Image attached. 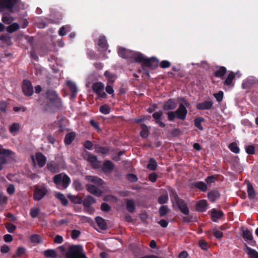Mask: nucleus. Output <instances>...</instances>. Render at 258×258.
Returning a JSON list of instances; mask_svg holds the SVG:
<instances>
[{
  "label": "nucleus",
  "mask_w": 258,
  "mask_h": 258,
  "mask_svg": "<svg viewBox=\"0 0 258 258\" xmlns=\"http://www.w3.org/2000/svg\"><path fill=\"white\" fill-rule=\"evenodd\" d=\"M170 199L173 204H175L180 211L184 215L187 216L184 217L182 220L184 222L190 223L196 221V218L189 215V210L185 201L180 199L175 189L170 190Z\"/></svg>",
  "instance_id": "obj_1"
},
{
  "label": "nucleus",
  "mask_w": 258,
  "mask_h": 258,
  "mask_svg": "<svg viewBox=\"0 0 258 258\" xmlns=\"http://www.w3.org/2000/svg\"><path fill=\"white\" fill-rule=\"evenodd\" d=\"M46 94L47 101L44 104V109L46 111H52L60 109L62 102L57 93L53 90H49Z\"/></svg>",
  "instance_id": "obj_2"
},
{
  "label": "nucleus",
  "mask_w": 258,
  "mask_h": 258,
  "mask_svg": "<svg viewBox=\"0 0 258 258\" xmlns=\"http://www.w3.org/2000/svg\"><path fill=\"white\" fill-rule=\"evenodd\" d=\"M135 62L142 64V68H149L152 70L156 69L159 63V60L154 57L146 58L142 53L139 52L135 57Z\"/></svg>",
  "instance_id": "obj_3"
},
{
  "label": "nucleus",
  "mask_w": 258,
  "mask_h": 258,
  "mask_svg": "<svg viewBox=\"0 0 258 258\" xmlns=\"http://www.w3.org/2000/svg\"><path fill=\"white\" fill-rule=\"evenodd\" d=\"M166 114L169 121H173L175 118L183 121L186 119L187 110L185 106L183 104H180L175 111H168Z\"/></svg>",
  "instance_id": "obj_4"
},
{
  "label": "nucleus",
  "mask_w": 258,
  "mask_h": 258,
  "mask_svg": "<svg viewBox=\"0 0 258 258\" xmlns=\"http://www.w3.org/2000/svg\"><path fill=\"white\" fill-rule=\"evenodd\" d=\"M84 254L85 252L81 245H70L66 252V258H79Z\"/></svg>",
  "instance_id": "obj_5"
},
{
  "label": "nucleus",
  "mask_w": 258,
  "mask_h": 258,
  "mask_svg": "<svg viewBox=\"0 0 258 258\" xmlns=\"http://www.w3.org/2000/svg\"><path fill=\"white\" fill-rule=\"evenodd\" d=\"M53 181L57 186H61V189H66L71 183V179L68 175L60 173L53 177Z\"/></svg>",
  "instance_id": "obj_6"
},
{
  "label": "nucleus",
  "mask_w": 258,
  "mask_h": 258,
  "mask_svg": "<svg viewBox=\"0 0 258 258\" xmlns=\"http://www.w3.org/2000/svg\"><path fill=\"white\" fill-rule=\"evenodd\" d=\"M17 0H0V12L7 10L9 14L13 13V8Z\"/></svg>",
  "instance_id": "obj_7"
},
{
  "label": "nucleus",
  "mask_w": 258,
  "mask_h": 258,
  "mask_svg": "<svg viewBox=\"0 0 258 258\" xmlns=\"http://www.w3.org/2000/svg\"><path fill=\"white\" fill-rule=\"evenodd\" d=\"M104 85L101 82L94 83L92 85V90L101 99L107 98V95L104 91Z\"/></svg>",
  "instance_id": "obj_8"
},
{
  "label": "nucleus",
  "mask_w": 258,
  "mask_h": 258,
  "mask_svg": "<svg viewBox=\"0 0 258 258\" xmlns=\"http://www.w3.org/2000/svg\"><path fill=\"white\" fill-rule=\"evenodd\" d=\"M137 53L134 51L127 49L124 47H119L118 50V55L124 59L134 58V61L135 62V57L137 56Z\"/></svg>",
  "instance_id": "obj_9"
},
{
  "label": "nucleus",
  "mask_w": 258,
  "mask_h": 258,
  "mask_svg": "<svg viewBox=\"0 0 258 258\" xmlns=\"http://www.w3.org/2000/svg\"><path fill=\"white\" fill-rule=\"evenodd\" d=\"M241 236L242 238L249 244V245L254 246L256 245V241L253 240L252 232L248 229H241Z\"/></svg>",
  "instance_id": "obj_10"
},
{
  "label": "nucleus",
  "mask_w": 258,
  "mask_h": 258,
  "mask_svg": "<svg viewBox=\"0 0 258 258\" xmlns=\"http://www.w3.org/2000/svg\"><path fill=\"white\" fill-rule=\"evenodd\" d=\"M86 160L90 164L94 169H98L100 167V161L97 159V157L88 152Z\"/></svg>",
  "instance_id": "obj_11"
},
{
  "label": "nucleus",
  "mask_w": 258,
  "mask_h": 258,
  "mask_svg": "<svg viewBox=\"0 0 258 258\" xmlns=\"http://www.w3.org/2000/svg\"><path fill=\"white\" fill-rule=\"evenodd\" d=\"M22 90L24 94L28 96H31L33 93V88L30 81L24 80L22 84Z\"/></svg>",
  "instance_id": "obj_12"
},
{
  "label": "nucleus",
  "mask_w": 258,
  "mask_h": 258,
  "mask_svg": "<svg viewBox=\"0 0 258 258\" xmlns=\"http://www.w3.org/2000/svg\"><path fill=\"white\" fill-rule=\"evenodd\" d=\"M47 192V190L45 187H37L34 191L33 199L35 201H39L46 195Z\"/></svg>",
  "instance_id": "obj_13"
},
{
  "label": "nucleus",
  "mask_w": 258,
  "mask_h": 258,
  "mask_svg": "<svg viewBox=\"0 0 258 258\" xmlns=\"http://www.w3.org/2000/svg\"><path fill=\"white\" fill-rule=\"evenodd\" d=\"M177 103L174 98L169 99L164 102L163 105V110L164 111L173 110L177 107Z\"/></svg>",
  "instance_id": "obj_14"
},
{
  "label": "nucleus",
  "mask_w": 258,
  "mask_h": 258,
  "mask_svg": "<svg viewBox=\"0 0 258 258\" xmlns=\"http://www.w3.org/2000/svg\"><path fill=\"white\" fill-rule=\"evenodd\" d=\"M213 105V102L211 100H205L202 102L199 103L196 106L198 110H210Z\"/></svg>",
  "instance_id": "obj_15"
},
{
  "label": "nucleus",
  "mask_w": 258,
  "mask_h": 258,
  "mask_svg": "<svg viewBox=\"0 0 258 258\" xmlns=\"http://www.w3.org/2000/svg\"><path fill=\"white\" fill-rule=\"evenodd\" d=\"M210 213L211 219L214 222H217L218 220L221 219L224 216V213L222 211L217 210L216 209H213Z\"/></svg>",
  "instance_id": "obj_16"
},
{
  "label": "nucleus",
  "mask_w": 258,
  "mask_h": 258,
  "mask_svg": "<svg viewBox=\"0 0 258 258\" xmlns=\"http://www.w3.org/2000/svg\"><path fill=\"white\" fill-rule=\"evenodd\" d=\"M67 85L71 92L70 98L71 99H74L76 98L78 92V88L76 85L72 81H68L67 82Z\"/></svg>",
  "instance_id": "obj_17"
},
{
  "label": "nucleus",
  "mask_w": 258,
  "mask_h": 258,
  "mask_svg": "<svg viewBox=\"0 0 258 258\" xmlns=\"http://www.w3.org/2000/svg\"><path fill=\"white\" fill-rule=\"evenodd\" d=\"M163 114L162 111H157L153 113L152 117L155 120V123L158 124L160 127L163 128L165 127L166 124L161 121Z\"/></svg>",
  "instance_id": "obj_18"
},
{
  "label": "nucleus",
  "mask_w": 258,
  "mask_h": 258,
  "mask_svg": "<svg viewBox=\"0 0 258 258\" xmlns=\"http://www.w3.org/2000/svg\"><path fill=\"white\" fill-rule=\"evenodd\" d=\"M85 179L89 182L96 184L97 186H101L104 184V181L96 176L87 175L85 176Z\"/></svg>",
  "instance_id": "obj_19"
},
{
  "label": "nucleus",
  "mask_w": 258,
  "mask_h": 258,
  "mask_svg": "<svg viewBox=\"0 0 258 258\" xmlns=\"http://www.w3.org/2000/svg\"><path fill=\"white\" fill-rule=\"evenodd\" d=\"M94 149H95V152L96 153L101 154L102 155L108 154L110 150L109 147H102L100 146L99 144H94Z\"/></svg>",
  "instance_id": "obj_20"
},
{
  "label": "nucleus",
  "mask_w": 258,
  "mask_h": 258,
  "mask_svg": "<svg viewBox=\"0 0 258 258\" xmlns=\"http://www.w3.org/2000/svg\"><path fill=\"white\" fill-rule=\"evenodd\" d=\"M86 187L88 192L94 196L100 197L102 194L101 191L94 185L88 183Z\"/></svg>",
  "instance_id": "obj_21"
},
{
  "label": "nucleus",
  "mask_w": 258,
  "mask_h": 258,
  "mask_svg": "<svg viewBox=\"0 0 258 258\" xmlns=\"http://www.w3.org/2000/svg\"><path fill=\"white\" fill-rule=\"evenodd\" d=\"M114 168V164L111 161L107 160L103 162L102 170L104 173H108L112 171Z\"/></svg>",
  "instance_id": "obj_22"
},
{
  "label": "nucleus",
  "mask_w": 258,
  "mask_h": 258,
  "mask_svg": "<svg viewBox=\"0 0 258 258\" xmlns=\"http://www.w3.org/2000/svg\"><path fill=\"white\" fill-rule=\"evenodd\" d=\"M207 197L211 203H214L220 198V194L218 190L213 189L208 193Z\"/></svg>",
  "instance_id": "obj_23"
},
{
  "label": "nucleus",
  "mask_w": 258,
  "mask_h": 258,
  "mask_svg": "<svg viewBox=\"0 0 258 258\" xmlns=\"http://www.w3.org/2000/svg\"><path fill=\"white\" fill-rule=\"evenodd\" d=\"M208 203L206 200H201L199 201L196 205V208L197 211L204 212L206 211Z\"/></svg>",
  "instance_id": "obj_24"
},
{
  "label": "nucleus",
  "mask_w": 258,
  "mask_h": 258,
  "mask_svg": "<svg viewBox=\"0 0 258 258\" xmlns=\"http://www.w3.org/2000/svg\"><path fill=\"white\" fill-rule=\"evenodd\" d=\"M191 186L200 189L203 192H205L207 190V185L203 181H195L191 183Z\"/></svg>",
  "instance_id": "obj_25"
},
{
  "label": "nucleus",
  "mask_w": 258,
  "mask_h": 258,
  "mask_svg": "<svg viewBox=\"0 0 258 258\" xmlns=\"http://www.w3.org/2000/svg\"><path fill=\"white\" fill-rule=\"evenodd\" d=\"M216 68L217 69L214 72V76L216 78H222L227 72V69L223 66H216Z\"/></svg>",
  "instance_id": "obj_26"
},
{
  "label": "nucleus",
  "mask_w": 258,
  "mask_h": 258,
  "mask_svg": "<svg viewBox=\"0 0 258 258\" xmlns=\"http://www.w3.org/2000/svg\"><path fill=\"white\" fill-rule=\"evenodd\" d=\"M235 78V74L233 72L230 71L226 77V79L223 82V84L224 86H234V83H233L234 79Z\"/></svg>",
  "instance_id": "obj_27"
},
{
  "label": "nucleus",
  "mask_w": 258,
  "mask_h": 258,
  "mask_svg": "<svg viewBox=\"0 0 258 258\" xmlns=\"http://www.w3.org/2000/svg\"><path fill=\"white\" fill-rule=\"evenodd\" d=\"M36 158L39 167H43L46 164V158L42 153L38 152L36 153Z\"/></svg>",
  "instance_id": "obj_28"
},
{
  "label": "nucleus",
  "mask_w": 258,
  "mask_h": 258,
  "mask_svg": "<svg viewBox=\"0 0 258 258\" xmlns=\"http://www.w3.org/2000/svg\"><path fill=\"white\" fill-rule=\"evenodd\" d=\"M104 76L107 78V84H113L117 78L116 75L108 71H106L104 74Z\"/></svg>",
  "instance_id": "obj_29"
},
{
  "label": "nucleus",
  "mask_w": 258,
  "mask_h": 258,
  "mask_svg": "<svg viewBox=\"0 0 258 258\" xmlns=\"http://www.w3.org/2000/svg\"><path fill=\"white\" fill-rule=\"evenodd\" d=\"M244 250H247L246 252L247 254L249 256V258H258V252L256 251L255 249H252L247 246L246 244H244Z\"/></svg>",
  "instance_id": "obj_30"
},
{
  "label": "nucleus",
  "mask_w": 258,
  "mask_h": 258,
  "mask_svg": "<svg viewBox=\"0 0 258 258\" xmlns=\"http://www.w3.org/2000/svg\"><path fill=\"white\" fill-rule=\"evenodd\" d=\"M126 209L127 211L131 213H133L136 211L135 202L132 199L126 200Z\"/></svg>",
  "instance_id": "obj_31"
},
{
  "label": "nucleus",
  "mask_w": 258,
  "mask_h": 258,
  "mask_svg": "<svg viewBox=\"0 0 258 258\" xmlns=\"http://www.w3.org/2000/svg\"><path fill=\"white\" fill-rule=\"evenodd\" d=\"M46 167L48 170L54 173L58 172L59 170L57 164L54 161L48 162L47 164Z\"/></svg>",
  "instance_id": "obj_32"
},
{
  "label": "nucleus",
  "mask_w": 258,
  "mask_h": 258,
  "mask_svg": "<svg viewBox=\"0 0 258 258\" xmlns=\"http://www.w3.org/2000/svg\"><path fill=\"white\" fill-rule=\"evenodd\" d=\"M98 45L103 49V50L105 51L107 50L108 45L106 38L104 36L102 35L99 37Z\"/></svg>",
  "instance_id": "obj_33"
},
{
  "label": "nucleus",
  "mask_w": 258,
  "mask_h": 258,
  "mask_svg": "<svg viewBox=\"0 0 258 258\" xmlns=\"http://www.w3.org/2000/svg\"><path fill=\"white\" fill-rule=\"evenodd\" d=\"M95 220L97 225L101 230H106L107 228L106 222L102 217H97Z\"/></svg>",
  "instance_id": "obj_34"
},
{
  "label": "nucleus",
  "mask_w": 258,
  "mask_h": 258,
  "mask_svg": "<svg viewBox=\"0 0 258 258\" xmlns=\"http://www.w3.org/2000/svg\"><path fill=\"white\" fill-rule=\"evenodd\" d=\"M44 255L46 258H56L58 256L55 249H48L43 252Z\"/></svg>",
  "instance_id": "obj_35"
},
{
  "label": "nucleus",
  "mask_w": 258,
  "mask_h": 258,
  "mask_svg": "<svg viewBox=\"0 0 258 258\" xmlns=\"http://www.w3.org/2000/svg\"><path fill=\"white\" fill-rule=\"evenodd\" d=\"M76 134L74 132H71L67 134L64 139V143L66 145H69L74 140Z\"/></svg>",
  "instance_id": "obj_36"
},
{
  "label": "nucleus",
  "mask_w": 258,
  "mask_h": 258,
  "mask_svg": "<svg viewBox=\"0 0 258 258\" xmlns=\"http://www.w3.org/2000/svg\"><path fill=\"white\" fill-rule=\"evenodd\" d=\"M55 198L60 201L63 206H66L68 205L69 203L68 201L63 194L60 192H57L55 194Z\"/></svg>",
  "instance_id": "obj_37"
},
{
  "label": "nucleus",
  "mask_w": 258,
  "mask_h": 258,
  "mask_svg": "<svg viewBox=\"0 0 258 258\" xmlns=\"http://www.w3.org/2000/svg\"><path fill=\"white\" fill-rule=\"evenodd\" d=\"M72 185L77 191H81L84 189V187L79 179H76L73 180Z\"/></svg>",
  "instance_id": "obj_38"
},
{
  "label": "nucleus",
  "mask_w": 258,
  "mask_h": 258,
  "mask_svg": "<svg viewBox=\"0 0 258 258\" xmlns=\"http://www.w3.org/2000/svg\"><path fill=\"white\" fill-rule=\"evenodd\" d=\"M157 166V163L156 160L154 158H151L149 161V163L147 165V168L150 170L154 171L156 170Z\"/></svg>",
  "instance_id": "obj_39"
},
{
  "label": "nucleus",
  "mask_w": 258,
  "mask_h": 258,
  "mask_svg": "<svg viewBox=\"0 0 258 258\" xmlns=\"http://www.w3.org/2000/svg\"><path fill=\"white\" fill-rule=\"evenodd\" d=\"M247 192L249 199H253L255 198V192L252 184L250 183L247 184Z\"/></svg>",
  "instance_id": "obj_40"
},
{
  "label": "nucleus",
  "mask_w": 258,
  "mask_h": 258,
  "mask_svg": "<svg viewBox=\"0 0 258 258\" xmlns=\"http://www.w3.org/2000/svg\"><path fill=\"white\" fill-rule=\"evenodd\" d=\"M142 131L140 132V136L143 138H147L149 136V130L148 126L144 123L141 124Z\"/></svg>",
  "instance_id": "obj_41"
},
{
  "label": "nucleus",
  "mask_w": 258,
  "mask_h": 258,
  "mask_svg": "<svg viewBox=\"0 0 258 258\" xmlns=\"http://www.w3.org/2000/svg\"><path fill=\"white\" fill-rule=\"evenodd\" d=\"M204 118L202 117H196L194 119L195 126L199 128L200 131H203L204 128L202 126L201 123L204 122Z\"/></svg>",
  "instance_id": "obj_42"
},
{
  "label": "nucleus",
  "mask_w": 258,
  "mask_h": 258,
  "mask_svg": "<svg viewBox=\"0 0 258 258\" xmlns=\"http://www.w3.org/2000/svg\"><path fill=\"white\" fill-rule=\"evenodd\" d=\"M19 28L20 25L17 23H14L7 27L6 30L8 32L12 33L18 30Z\"/></svg>",
  "instance_id": "obj_43"
},
{
  "label": "nucleus",
  "mask_w": 258,
  "mask_h": 258,
  "mask_svg": "<svg viewBox=\"0 0 258 258\" xmlns=\"http://www.w3.org/2000/svg\"><path fill=\"white\" fill-rule=\"evenodd\" d=\"M229 150L235 154H238L240 152V149L235 142H232L228 145Z\"/></svg>",
  "instance_id": "obj_44"
},
{
  "label": "nucleus",
  "mask_w": 258,
  "mask_h": 258,
  "mask_svg": "<svg viewBox=\"0 0 258 258\" xmlns=\"http://www.w3.org/2000/svg\"><path fill=\"white\" fill-rule=\"evenodd\" d=\"M68 198L71 201L72 203L75 204H80L82 202V199L77 196H73L71 194H68Z\"/></svg>",
  "instance_id": "obj_45"
},
{
  "label": "nucleus",
  "mask_w": 258,
  "mask_h": 258,
  "mask_svg": "<svg viewBox=\"0 0 258 258\" xmlns=\"http://www.w3.org/2000/svg\"><path fill=\"white\" fill-rule=\"evenodd\" d=\"M30 241L32 243L39 244L42 241L41 236L36 234L32 235L30 238Z\"/></svg>",
  "instance_id": "obj_46"
},
{
  "label": "nucleus",
  "mask_w": 258,
  "mask_h": 258,
  "mask_svg": "<svg viewBox=\"0 0 258 258\" xmlns=\"http://www.w3.org/2000/svg\"><path fill=\"white\" fill-rule=\"evenodd\" d=\"M26 252V249L23 246H19L17 248V251L14 257H20L23 256Z\"/></svg>",
  "instance_id": "obj_47"
},
{
  "label": "nucleus",
  "mask_w": 258,
  "mask_h": 258,
  "mask_svg": "<svg viewBox=\"0 0 258 258\" xmlns=\"http://www.w3.org/2000/svg\"><path fill=\"white\" fill-rule=\"evenodd\" d=\"M169 212V209L167 206L163 205L159 208V213L161 217H164Z\"/></svg>",
  "instance_id": "obj_48"
},
{
  "label": "nucleus",
  "mask_w": 258,
  "mask_h": 258,
  "mask_svg": "<svg viewBox=\"0 0 258 258\" xmlns=\"http://www.w3.org/2000/svg\"><path fill=\"white\" fill-rule=\"evenodd\" d=\"M87 54L88 57L91 59H98L99 58V56L96 52L92 50L88 49L87 51Z\"/></svg>",
  "instance_id": "obj_49"
},
{
  "label": "nucleus",
  "mask_w": 258,
  "mask_h": 258,
  "mask_svg": "<svg viewBox=\"0 0 258 258\" xmlns=\"http://www.w3.org/2000/svg\"><path fill=\"white\" fill-rule=\"evenodd\" d=\"M14 154V152L10 150L4 149L0 144V155L9 156Z\"/></svg>",
  "instance_id": "obj_50"
},
{
  "label": "nucleus",
  "mask_w": 258,
  "mask_h": 258,
  "mask_svg": "<svg viewBox=\"0 0 258 258\" xmlns=\"http://www.w3.org/2000/svg\"><path fill=\"white\" fill-rule=\"evenodd\" d=\"M99 111L101 113L104 114H108L110 113V108L108 106V105L105 104V105H102L100 106L99 107Z\"/></svg>",
  "instance_id": "obj_51"
},
{
  "label": "nucleus",
  "mask_w": 258,
  "mask_h": 258,
  "mask_svg": "<svg viewBox=\"0 0 258 258\" xmlns=\"http://www.w3.org/2000/svg\"><path fill=\"white\" fill-rule=\"evenodd\" d=\"M246 153L248 155H254L255 154V147L254 145L245 146Z\"/></svg>",
  "instance_id": "obj_52"
},
{
  "label": "nucleus",
  "mask_w": 258,
  "mask_h": 258,
  "mask_svg": "<svg viewBox=\"0 0 258 258\" xmlns=\"http://www.w3.org/2000/svg\"><path fill=\"white\" fill-rule=\"evenodd\" d=\"M90 124L97 131H98V132L101 131V129L99 126V123L98 122L96 121L94 119H91L90 120Z\"/></svg>",
  "instance_id": "obj_53"
},
{
  "label": "nucleus",
  "mask_w": 258,
  "mask_h": 258,
  "mask_svg": "<svg viewBox=\"0 0 258 258\" xmlns=\"http://www.w3.org/2000/svg\"><path fill=\"white\" fill-rule=\"evenodd\" d=\"M5 227L7 229L8 231L10 233H13L17 228L16 225L9 223H6L5 224Z\"/></svg>",
  "instance_id": "obj_54"
},
{
  "label": "nucleus",
  "mask_w": 258,
  "mask_h": 258,
  "mask_svg": "<svg viewBox=\"0 0 258 258\" xmlns=\"http://www.w3.org/2000/svg\"><path fill=\"white\" fill-rule=\"evenodd\" d=\"M19 124L18 123H14L10 127V132L13 134L19 131Z\"/></svg>",
  "instance_id": "obj_55"
},
{
  "label": "nucleus",
  "mask_w": 258,
  "mask_h": 258,
  "mask_svg": "<svg viewBox=\"0 0 258 258\" xmlns=\"http://www.w3.org/2000/svg\"><path fill=\"white\" fill-rule=\"evenodd\" d=\"M94 145L92 142L89 140H87L84 142L83 144V146L85 148L89 150H92L94 148Z\"/></svg>",
  "instance_id": "obj_56"
},
{
  "label": "nucleus",
  "mask_w": 258,
  "mask_h": 258,
  "mask_svg": "<svg viewBox=\"0 0 258 258\" xmlns=\"http://www.w3.org/2000/svg\"><path fill=\"white\" fill-rule=\"evenodd\" d=\"M40 213V209L38 208L31 209L30 214L32 218H36Z\"/></svg>",
  "instance_id": "obj_57"
},
{
  "label": "nucleus",
  "mask_w": 258,
  "mask_h": 258,
  "mask_svg": "<svg viewBox=\"0 0 258 258\" xmlns=\"http://www.w3.org/2000/svg\"><path fill=\"white\" fill-rule=\"evenodd\" d=\"M168 197L167 195L160 196L158 199V202L159 204L162 205L167 202Z\"/></svg>",
  "instance_id": "obj_58"
},
{
  "label": "nucleus",
  "mask_w": 258,
  "mask_h": 258,
  "mask_svg": "<svg viewBox=\"0 0 258 258\" xmlns=\"http://www.w3.org/2000/svg\"><path fill=\"white\" fill-rule=\"evenodd\" d=\"M224 93L222 91H219L217 93L214 94V96L219 102H221L223 98Z\"/></svg>",
  "instance_id": "obj_59"
},
{
  "label": "nucleus",
  "mask_w": 258,
  "mask_h": 258,
  "mask_svg": "<svg viewBox=\"0 0 258 258\" xmlns=\"http://www.w3.org/2000/svg\"><path fill=\"white\" fill-rule=\"evenodd\" d=\"M212 234L216 238L219 239L223 236V233L221 231L216 229L213 230Z\"/></svg>",
  "instance_id": "obj_60"
},
{
  "label": "nucleus",
  "mask_w": 258,
  "mask_h": 258,
  "mask_svg": "<svg viewBox=\"0 0 258 258\" xmlns=\"http://www.w3.org/2000/svg\"><path fill=\"white\" fill-rule=\"evenodd\" d=\"M100 209L102 211L108 212L111 210V207L107 203H103L101 205Z\"/></svg>",
  "instance_id": "obj_61"
},
{
  "label": "nucleus",
  "mask_w": 258,
  "mask_h": 258,
  "mask_svg": "<svg viewBox=\"0 0 258 258\" xmlns=\"http://www.w3.org/2000/svg\"><path fill=\"white\" fill-rule=\"evenodd\" d=\"M127 179L131 182H136L138 180L137 176L133 173H129L126 176Z\"/></svg>",
  "instance_id": "obj_62"
},
{
  "label": "nucleus",
  "mask_w": 258,
  "mask_h": 258,
  "mask_svg": "<svg viewBox=\"0 0 258 258\" xmlns=\"http://www.w3.org/2000/svg\"><path fill=\"white\" fill-rule=\"evenodd\" d=\"M2 21L6 24H10L13 21V19L11 17L3 16L2 18Z\"/></svg>",
  "instance_id": "obj_63"
},
{
  "label": "nucleus",
  "mask_w": 258,
  "mask_h": 258,
  "mask_svg": "<svg viewBox=\"0 0 258 258\" xmlns=\"http://www.w3.org/2000/svg\"><path fill=\"white\" fill-rule=\"evenodd\" d=\"M171 66V63L168 60H162L160 63V67L162 69L169 68Z\"/></svg>",
  "instance_id": "obj_64"
}]
</instances>
